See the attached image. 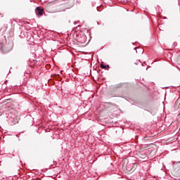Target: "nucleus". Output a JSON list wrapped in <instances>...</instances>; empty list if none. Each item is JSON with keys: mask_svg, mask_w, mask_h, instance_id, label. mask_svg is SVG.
Returning a JSON list of instances; mask_svg holds the SVG:
<instances>
[{"mask_svg": "<svg viewBox=\"0 0 180 180\" xmlns=\"http://www.w3.org/2000/svg\"><path fill=\"white\" fill-rule=\"evenodd\" d=\"M101 68H106V65H101Z\"/></svg>", "mask_w": 180, "mask_h": 180, "instance_id": "obj_2", "label": "nucleus"}, {"mask_svg": "<svg viewBox=\"0 0 180 180\" xmlns=\"http://www.w3.org/2000/svg\"><path fill=\"white\" fill-rule=\"evenodd\" d=\"M43 9L40 7H37L36 9V12L37 13H39V16H42L43 15Z\"/></svg>", "mask_w": 180, "mask_h": 180, "instance_id": "obj_1", "label": "nucleus"}]
</instances>
